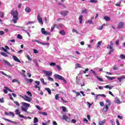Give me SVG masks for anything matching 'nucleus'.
Returning <instances> with one entry per match:
<instances>
[{
  "mask_svg": "<svg viewBox=\"0 0 125 125\" xmlns=\"http://www.w3.org/2000/svg\"><path fill=\"white\" fill-rule=\"evenodd\" d=\"M11 14L13 15V21L14 23H17V21H18V19H19V17H18V12L17 11H12L11 12Z\"/></svg>",
  "mask_w": 125,
  "mask_h": 125,
  "instance_id": "nucleus-1",
  "label": "nucleus"
},
{
  "mask_svg": "<svg viewBox=\"0 0 125 125\" xmlns=\"http://www.w3.org/2000/svg\"><path fill=\"white\" fill-rule=\"evenodd\" d=\"M54 77L55 79H56V80H60V81H63L64 83H67V81H66V80H65V79H64V78H63L62 76L57 74H55L54 75Z\"/></svg>",
  "mask_w": 125,
  "mask_h": 125,
  "instance_id": "nucleus-2",
  "label": "nucleus"
},
{
  "mask_svg": "<svg viewBox=\"0 0 125 125\" xmlns=\"http://www.w3.org/2000/svg\"><path fill=\"white\" fill-rule=\"evenodd\" d=\"M110 44L108 45V46L107 47V48L108 49H110L109 51L108 54H112V52H114V49L113 48V42L111 41L110 42Z\"/></svg>",
  "mask_w": 125,
  "mask_h": 125,
  "instance_id": "nucleus-3",
  "label": "nucleus"
},
{
  "mask_svg": "<svg viewBox=\"0 0 125 125\" xmlns=\"http://www.w3.org/2000/svg\"><path fill=\"white\" fill-rule=\"evenodd\" d=\"M32 42H37L38 43H40V44H42V45H49V43H44L41 42H40L39 40H32Z\"/></svg>",
  "mask_w": 125,
  "mask_h": 125,
  "instance_id": "nucleus-4",
  "label": "nucleus"
},
{
  "mask_svg": "<svg viewBox=\"0 0 125 125\" xmlns=\"http://www.w3.org/2000/svg\"><path fill=\"white\" fill-rule=\"evenodd\" d=\"M105 102L106 103H108V104H106L105 106V111L107 112V111H108V110L109 109L108 106H110L111 105V102L110 101V100H109V99L106 100Z\"/></svg>",
  "mask_w": 125,
  "mask_h": 125,
  "instance_id": "nucleus-5",
  "label": "nucleus"
},
{
  "mask_svg": "<svg viewBox=\"0 0 125 125\" xmlns=\"http://www.w3.org/2000/svg\"><path fill=\"white\" fill-rule=\"evenodd\" d=\"M62 120H64L65 122H67V123H70L71 122V118L67 117L66 114H64L62 116Z\"/></svg>",
  "mask_w": 125,
  "mask_h": 125,
  "instance_id": "nucleus-6",
  "label": "nucleus"
},
{
  "mask_svg": "<svg viewBox=\"0 0 125 125\" xmlns=\"http://www.w3.org/2000/svg\"><path fill=\"white\" fill-rule=\"evenodd\" d=\"M43 74H45L46 77H50V76H52V71H48L43 70Z\"/></svg>",
  "mask_w": 125,
  "mask_h": 125,
  "instance_id": "nucleus-7",
  "label": "nucleus"
},
{
  "mask_svg": "<svg viewBox=\"0 0 125 125\" xmlns=\"http://www.w3.org/2000/svg\"><path fill=\"white\" fill-rule=\"evenodd\" d=\"M20 97L24 100H25V101H28V102H31V99L30 98V97L27 96L26 95H25L24 96L21 95Z\"/></svg>",
  "mask_w": 125,
  "mask_h": 125,
  "instance_id": "nucleus-8",
  "label": "nucleus"
},
{
  "mask_svg": "<svg viewBox=\"0 0 125 125\" xmlns=\"http://www.w3.org/2000/svg\"><path fill=\"white\" fill-rule=\"evenodd\" d=\"M3 92H5L6 94H7V91H10V92H14V91L11 90V89H9L8 87L6 86L4 87Z\"/></svg>",
  "mask_w": 125,
  "mask_h": 125,
  "instance_id": "nucleus-9",
  "label": "nucleus"
},
{
  "mask_svg": "<svg viewBox=\"0 0 125 125\" xmlns=\"http://www.w3.org/2000/svg\"><path fill=\"white\" fill-rule=\"evenodd\" d=\"M16 27H17L18 28H21L22 30L24 32H25V33H26L27 34L29 38H31V35L30 34L29 32H28V31L24 29H25V27H20L19 26H17Z\"/></svg>",
  "mask_w": 125,
  "mask_h": 125,
  "instance_id": "nucleus-10",
  "label": "nucleus"
},
{
  "mask_svg": "<svg viewBox=\"0 0 125 125\" xmlns=\"http://www.w3.org/2000/svg\"><path fill=\"white\" fill-rule=\"evenodd\" d=\"M37 19L40 24H41V25H43V22L42 21V17H41L40 15L38 16Z\"/></svg>",
  "mask_w": 125,
  "mask_h": 125,
  "instance_id": "nucleus-11",
  "label": "nucleus"
},
{
  "mask_svg": "<svg viewBox=\"0 0 125 125\" xmlns=\"http://www.w3.org/2000/svg\"><path fill=\"white\" fill-rule=\"evenodd\" d=\"M21 109L22 112H24V113H27V114H29V112L27 110L28 107H25L24 106H21Z\"/></svg>",
  "mask_w": 125,
  "mask_h": 125,
  "instance_id": "nucleus-12",
  "label": "nucleus"
},
{
  "mask_svg": "<svg viewBox=\"0 0 125 125\" xmlns=\"http://www.w3.org/2000/svg\"><path fill=\"white\" fill-rule=\"evenodd\" d=\"M69 13V12L68 11H62L61 12V15H62V16H66Z\"/></svg>",
  "mask_w": 125,
  "mask_h": 125,
  "instance_id": "nucleus-13",
  "label": "nucleus"
},
{
  "mask_svg": "<svg viewBox=\"0 0 125 125\" xmlns=\"http://www.w3.org/2000/svg\"><path fill=\"white\" fill-rule=\"evenodd\" d=\"M12 58H13L14 60L16 62H18L19 63H21V61L19 60V59H18V58L15 56H13Z\"/></svg>",
  "mask_w": 125,
  "mask_h": 125,
  "instance_id": "nucleus-14",
  "label": "nucleus"
},
{
  "mask_svg": "<svg viewBox=\"0 0 125 125\" xmlns=\"http://www.w3.org/2000/svg\"><path fill=\"white\" fill-rule=\"evenodd\" d=\"M25 12H26L27 13H30V12H31V8H30V7L29 6H26L24 9Z\"/></svg>",
  "mask_w": 125,
  "mask_h": 125,
  "instance_id": "nucleus-15",
  "label": "nucleus"
},
{
  "mask_svg": "<svg viewBox=\"0 0 125 125\" xmlns=\"http://www.w3.org/2000/svg\"><path fill=\"white\" fill-rule=\"evenodd\" d=\"M124 27V23L123 22H121L118 24L117 26V29H122Z\"/></svg>",
  "mask_w": 125,
  "mask_h": 125,
  "instance_id": "nucleus-16",
  "label": "nucleus"
},
{
  "mask_svg": "<svg viewBox=\"0 0 125 125\" xmlns=\"http://www.w3.org/2000/svg\"><path fill=\"white\" fill-rule=\"evenodd\" d=\"M115 103H116V104H121V101H120V100L119 99V98H118L117 97H116L115 99V101H114Z\"/></svg>",
  "mask_w": 125,
  "mask_h": 125,
  "instance_id": "nucleus-17",
  "label": "nucleus"
},
{
  "mask_svg": "<svg viewBox=\"0 0 125 125\" xmlns=\"http://www.w3.org/2000/svg\"><path fill=\"white\" fill-rule=\"evenodd\" d=\"M21 104H22V106H23V107H25V108H27V107H30V104L28 103L22 102Z\"/></svg>",
  "mask_w": 125,
  "mask_h": 125,
  "instance_id": "nucleus-18",
  "label": "nucleus"
},
{
  "mask_svg": "<svg viewBox=\"0 0 125 125\" xmlns=\"http://www.w3.org/2000/svg\"><path fill=\"white\" fill-rule=\"evenodd\" d=\"M63 27H64V25H63L62 24H60L58 25H56V28H57V29H58L59 30H60V29L63 28Z\"/></svg>",
  "mask_w": 125,
  "mask_h": 125,
  "instance_id": "nucleus-19",
  "label": "nucleus"
},
{
  "mask_svg": "<svg viewBox=\"0 0 125 125\" xmlns=\"http://www.w3.org/2000/svg\"><path fill=\"white\" fill-rule=\"evenodd\" d=\"M124 79H125V76L123 75L119 78H117V80H118V81H119L120 83H121L122 82V81H123V80H124Z\"/></svg>",
  "mask_w": 125,
  "mask_h": 125,
  "instance_id": "nucleus-20",
  "label": "nucleus"
},
{
  "mask_svg": "<svg viewBox=\"0 0 125 125\" xmlns=\"http://www.w3.org/2000/svg\"><path fill=\"white\" fill-rule=\"evenodd\" d=\"M0 74H2V75H4V76H6V77H7L8 79H11V76L9 75H7L6 74L4 73L3 71H0Z\"/></svg>",
  "mask_w": 125,
  "mask_h": 125,
  "instance_id": "nucleus-21",
  "label": "nucleus"
},
{
  "mask_svg": "<svg viewBox=\"0 0 125 125\" xmlns=\"http://www.w3.org/2000/svg\"><path fill=\"white\" fill-rule=\"evenodd\" d=\"M105 123H106V120H103L102 121H101L99 122V125H104L105 124Z\"/></svg>",
  "mask_w": 125,
  "mask_h": 125,
  "instance_id": "nucleus-22",
  "label": "nucleus"
},
{
  "mask_svg": "<svg viewBox=\"0 0 125 125\" xmlns=\"http://www.w3.org/2000/svg\"><path fill=\"white\" fill-rule=\"evenodd\" d=\"M3 62L6 65H7L8 66H11V64L10 63L7 61H6L5 60H3Z\"/></svg>",
  "mask_w": 125,
  "mask_h": 125,
  "instance_id": "nucleus-23",
  "label": "nucleus"
},
{
  "mask_svg": "<svg viewBox=\"0 0 125 125\" xmlns=\"http://www.w3.org/2000/svg\"><path fill=\"white\" fill-rule=\"evenodd\" d=\"M4 121H7V122H9V123H12L13 124H15V125H17V123L16 122L11 121L9 119L4 118Z\"/></svg>",
  "mask_w": 125,
  "mask_h": 125,
  "instance_id": "nucleus-24",
  "label": "nucleus"
},
{
  "mask_svg": "<svg viewBox=\"0 0 125 125\" xmlns=\"http://www.w3.org/2000/svg\"><path fill=\"white\" fill-rule=\"evenodd\" d=\"M45 90L47 91V92H48V94H49V95H51V90H50V89L49 88H45Z\"/></svg>",
  "mask_w": 125,
  "mask_h": 125,
  "instance_id": "nucleus-25",
  "label": "nucleus"
},
{
  "mask_svg": "<svg viewBox=\"0 0 125 125\" xmlns=\"http://www.w3.org/2000/svg\"><path fill=\"white\" fill-rule=\"evenodd\" d=\"M83 15H81L79 17V20L80 24H82V23H83Z\"/></svg>",
  "mask_w": 125,
  "mask_h": 125,
  "instance_id": "nucleus-26",
  "label": "nucleus"
},
{
  "mask_svg": "<svg viewBox=\"0 0 125 125\" xmlns=\"http://www.w3.org/2000/svg\"><path fill=\"white\" fill-rule=\"evenodd\" d=\"M61 102L62 103H68V101H66V100H65L64 98H63V97H61Z\"/></svg>",
  "mask_w": 125,
  "mask_h": 125,
  "instance_id": "nucleus-27",
  "label": "nucleus"
},
{
  "mask_svg": "<svg viewBox=\"0 0 125 125\" xmlns=\"http://www.w3.org/2000/svg\"><path fill=\"white\" fill-rule=\"evenodd\" d=\"M40 81H41L42 83V84H43V85H46V83L44 82V79H43V78H41L40 79Z\"/></svg>",
  "mask_w": 125,
  "mask_h": 125,
  "instance_id": "nucleus-28",
  "label": "nucleus"
},
{
  "mask_svg": "<svg viewBox=\"0 0 125 125\" xmlns=\"http://www.w3.org/2000/svg\"><path fill=\"white\" fill-rule=\"evenodd\" d=\"M34 124H37V123H39V119L37 117H34L33 120Z\"/></svg>",
  "mask_w": 125,
  "mask_h": 125,
  "instance_id": "nucleus-29",
  "label": "nucleus"
},
{
  "mask_svg": "<svg viewBox=\"0 0 125 125\" xmlns=\"http://www.w3.org/2000/svg\"><path fill=\"white\" fill-rule=\"evenodd\" d=\"M15 112L16 115H18L19 116V115H20L21 112H20V111H19V109L17 108V109L15 110Z\"/></svg>",
  "mask_w": 125,
  "mask_h": 125,
  "instance_id": "nucleus-30",
  "label": "nucleus"
},
{
  "mask_svg": "<svg viewBox=\"0 0 125 125\" xmlns=\"http://www.w3.org/2000/svg\"><path fill=\"white\" fill-rule=\"evenodd\" d=\"M105 78H107V79H108V80H109V81H112V80L115 79V77H111L107 75L105 76Z\"/></svg>",
  "mask_w": 125,
  "mask_h": 125,
  "instance_id": "nucleus-31",
  "label": "nucleus"
},
{
  "mask_svg": "<svg viewBox=\"0 0 125 125\" xmlns=\"http://www.w3.org/2000/svg\"><path fill=\"white\" fill-rule=\"evenodd\" d=\"M41 32L43 35H45L46 34V31H45V29L42 28Z\"/></svg>",
  "mask_w": 125,
  "mask_h": 125,
  "instance_id": "nucleus-32",
  "label": "nucleus"
},
{
  "mask_svg": "<svg viewBox=\"0 0 125 125\" xmlns=\"http://www.w3.org/2000/svg\"><path fill=\"white\" fill-rule=\"evenodd\" d=\"M47 80L49 81V82H54V80L53 79V78L50 77V76H48L47 78Z\"/></svg>",
  "mask_w": 125,
  "mask_h": 125,
  "instance_id": "nucleus-33",
  "label": "nucleus"
},
{
  "mask_svg": "<svg viewBox=\"0 0 125 125\" xmlns=\"http://www.w3.org/2000/svg\"><path fill=\"white\" fill-rule=\"evenodd\" d=\"M76 83L77 84H81V80L78 79V77H76Z\"/></svg>",
  "mask_w": 125,
  "mask_h": 125,
  "instance_id": "nucleus-34",
  "label": "nucleus"
},
{
  "mask_svg": "<svg viewBox=\"0 0 125 125\" xmlns=\"http://www.w3.org/2000/svg\"><path fill=\"white\" fill-rule=\"evenodd\" d=\"M1 55H2V56H4V57H8V55L3 52H1Z\"/></svg>",
  "mask_w": 125,
  "mask_h": 125,
  "instance_id": "nucleus-35",
  "label": "nucleus"
},
{
  "mask_svg": "<svg viewBox=\"0 0 125 125\" xmlns=\"http://www.w3.org/2000/svg\"><path fill=\"white\" fill-rule=\"evenodd\" d=\"M104 20H105V21H110V17H107V16H105L104 18Z\"/></svg>",
  "mask_w": 125,
  "mask_h": 125,
  "instance_id": "nucleus-36",
  "label": "nucleus"
},
{
  "mask_svg": "<svg viewBox=\"0 0 125 125\" xmlns=\"http://www.w3.org/2000/svg\"><path fill=\"white\" fill-rule=\"evenodd\" d=\"M105 88H109V89H112L114 86H109V85H107L104 86Z\"/></svg>",
  "mask_w": 125,
  "mask_h": 125,
  "instance_id": "nucleus-37",
  "label": "nucleus"
},
{
  "mask_svg": "<svg viewBox=\"0 0 125 125\" xmlns=\"http://www.w3.org/2000/svg\"><path fill=\"white\" fill-rule=\"evenodd\" d=\"M60 34L61 35H62V36H64V35L66 34V33H65V31H64V30H62L60 31Z\"/></svg>",
  "mask_w": 125,
  "mask_h": 125,
  "instance_id": "nucleus-38",
  "label": "nucleus"
},
{
  "mask_svg": "<svg viewBox=\"0 0 125 125\" xmlns=\"http://www.w3.org/2000/svg\"><path fill=\"white\" fill-rule=\"evenodd\" d=\"M75 68H82V66H81V64L80 63H76L75 65Z\"/></svg>",
  "mask_w": 125,
  "mask_h": 125,
  "instance_id": "nucleus-39",
  "label": "nucleus"
},
{
  "mask_svg": "<svg viewBox=\"0 0 125 125\" xmlns=\"http://www.w3.org/2000/svg\"><path fill=\"white\" fill-rule=\"evenodd\" d=\"M120 59H125V55L121 54L120 56Z\"/></svg>",
  "mask_w": 125,
  "mask_h": 125,
  "instance_id": "nucleus-40",
  "label": "nucleus"
},
{
  "mask_svg": "<svg viewBox=\"0 0 125 125\" xmlns=\"http://www.w3.org/2000/svg\"><path fill=\"white\" fill-rule=\"evenodd\" d=\"M40 114L43 115V116H47V113L46 112H40Z\"/></svg>",
  "mask_w": 125,
  "mask_h": 125,
  "instance_id": "nucleus-41",
  "label": "nucleus"
},
{
  "mask_svg": "<svg viewBox=\"0 0 125 125\" xmlns=\"http://www.w3.org/2000/svg\"><path fill=\"white\" fill-rule=\"evenodd\" d=\"M27 81V83H33V80L32 79H28L27 78L26 79Z\"/></svg>",
  "mask_w": 125,
  "mask_h": 125,
  "instance_id": "nucleus-42",
  "label": "nucleus"
},
{
  "mask_svg": "<svg viewBox=\"0 0 125 125\" xmlns=\"http://www.w3.org/2000/svg\"><path fill=\"white\" fill-rule=\"evenodd\" d=\"M26 58H27L28 60H29V61H32V59L31 57H30V56H29L28 54H26Z\"/></svg>",
  "mask_w": 125,
  "mask_h": 125,
  "instance_id": "nucleus-43",
  "label": "nucleus"
},
{
  "mask_svg": "<svg viewBox=\"0 0 125 125\" xmlns=\"http://www.w3.org/2000/svg\"><path fill=\"white\" fill-rule=\"evenodd\" d=\"M14 103L18 107L20 106V104H19V103L18 101H14Z\"/></svg>",
  "mask_w": 125,
  "mask_h": 125,
  "instance_id": "nucleus-44",
  "label": "nucleus"
},
{
  "mask_svg": "<svg viewBox=\"0 0 125 125\" xmlns=\"http://www.w3.org/2000/svg\"><path fill=\"white\" fill-rule=\"evenodd\" d=\"M97 96H102V97H104V98H105L106 97V95L105 94H99V95H97Z\"/></svg>",
  "mask_w": 125,
  "mask_h": 125,
  "instance_id": "nucleus-45",
  "label": "nucleus"
},
{
  "mask_svg": "<svg viewBox=\"0 0 125 125\" xmlns=\"http://www.w3.org/2000/svg\"><path fill=\"white\" fill-rule=\"evenodd\" d=\"M104 26H105V24H104L102 26H99V30H103V28H104Z\"/></svg>",
  "mask_w": 125,
  "mask_h": 125,
  "instance_id": "nucleus-46",
  "label": "nucleus"
},
{
  "mask_svg": "<svg viewBox=\"0 0 125 125\" xmlns=\"http://www.w3.org/2000/svg\"><path fill=\"white\" fill-rule=\"evenodd\" d=\"M9 116H12L13 117H14V116H15V114H14V113L12 112H9Z\"/></svg>",
  "mask_w": 125,
  "mask_h": 125,
  "instance_id": "nucleus-47",
  "label": "nucleus"
},
{
  "mask_svg": "<svg viewBox=\"0 0 125 125\" xmlns=\"http://www.w3.org/2000/svg\"><path fill=\"white\" fill-rule=\"evenodd\" d=\"M90 2H91V3H96L97 0H90Z\"/></svg>",
  "mask_w": 125,
  "mask_h": 125,
  "instance_id": "nucleus-48",
  "label": "nucleus"
},
{
  "mask_svg": "<svg viewBox=\"0 0 125 125\" xmlns=\"http://www.w3.org/2000/svg\"><path fill=\"white\" fill-rule=\"evenodd\" d=\"M97 79L100 82H103V79L98 76H97Z\"/></svg>",
  "mask_w": 125,
  "mask_h": 125,
  "instance_id": "nucleus-49",
  "label": "nucleus"
},
{
  "mask_svg": "<svg viewBox=\"0 0 125 125\" xmlns=\"http://www.w3.org/2000/svg\"><path fill=\"white\" fill-rule=\"evenodd\" d=\"M88 68H86L83 71V74H86L87 72H88Z\"/></svg>",
  "mask_w": 125,
  "mask_h": 125,
  "instance_id": "nucleus-50",
  "label": "nucleus"
},
{
  "mask_svg": "<svg viewBox=\"0 0 125 125\" xmlns=\"http://www.w3.org/2000/svg\"><path fill=\"white\" fill-rule=\"evenodd\" d=\"M17 38H18V39H19L20 40H22V39H23V37L20 34L18 35Z\"/></svg>",
  "mask_w": 125,
  "mask_h": 125,
  "instance_id": "nucleus-51",
  "label": "nucleus"
},
{
  "mask_svg": "<svg viewBox=\"0 0 125 125\" xmlns=\"http://www.w3.org/2000/svg\"><path fill=\"white\" fill-rule=\"evenodd\" d=\"M82 13H83V14L87 13V10H86V9L83 10L82 11Z\"/></svg>",
  "mask_w": 125,
  "mask_h": 125,
  "instance_id": "nucleus-52",
  "label": "nucleus"
},
{
  "mask_svg": "<svg viewBox=\"0 0 125 125\" xmlns=\"http://www.w3.org/2000/svg\"><path fill=\"white\" fill-rule=\"evenodd\" d=\"M90 71L92 72V73H93V75H94V76H97V74L96 72H95V71H94V70H93V69H91Z\"/></svg>",
  "mask_w": 125,
  "mask_h": 125,
  "instance_id": "nucleus-53",
  "label": "nucleus"
},
{
  "mask_svg": "<svg viewBox=\"0 0 125 125\" xmlns=\"http://www.w3.org/2000/svg\"><path fill=\"white\" fill-rule=\"evenodd\" d=\"M101 43H102V41L99 42H98V43H97V47H99V46H100V45H101Z\"/></svg>",
  "mask_w": 125,
  "mask_h": 125,
  "instance_id": "nucleus-54",
  "label": "nucleus"
},
{
  "mask_svg": "<svg viewBox=\"0 0 125 125\" xmlns=\"http://www.w3.org/2000/svg\"><path fill=\"white\" fill-rule=\"evenodd\" d=\"M56 66L58 71H61V66H60L59 65H57Z\"/></svg>",
  "mask_w": 125,
  "mask_h": 125,
  "instance_id": "nucleus-55",
  "label": "nucleus"
},
{
  "mask_svg": "<svg viewBox=\"0 0 125 125\" xmlns=\"http://www.w3.org/2000/svg\"><path fill=\"white\" fill-rule=\"evenodd\" d=\"M85 23H89V24H92V21L91 20H88L87 21H86Z\"/></svg>",
  "mask_w": 125,
  "mask_h": 125,
  "instance_id": "nucleus-56",
  "label": "nucleus"
},
{
  "mask_svg": "<svg viewBox=\"0 0 125 125\" xmlns=\"http://www.w3.org/2000/svg\"><path fill=\"white\" fill-rule=\"evenodd\" d=\"M121 1H119L117 3H116L115 5H116V6H121Z\"/></svg>",
  "mask_w": 125,
  "mask_h": 125,
  "instance_id": "nucleus-57",
  "label": "nucleus"
},
{
  "mask_svg": "<svg viewBox=\"0 0 125 125\" xmlns=\"http://www.w3.org/2000/svg\"><path fill=\"white\" fill-rule=\"evenodd\" d=\"M56 27V24H55L53 27H51V32H53V30H54V28Z\"/></svg>",
  "mask_w": 125,
  "mask_h": 125,
  "instance_id": "nucleus-58",
  "label": "nucleus"
},
{
  "mask_svg": "<svg viewBox=\"0 0 125 125\" xmlns=\"http://www.w3.org/2000/svg\"><path fill=\"white\" fill-rule=\"evenodd\" d=\"M55 98L56 100H58V99L59 98V94L56 95Z\"/></svg>",
  "mask_w": 125,
  "mask_h": 125,
  "instance_id": "nucleus-59",
  "label": "nucleus"
},
{
  "mask_svg": "<svg viewBox=\"0 0 125 125\" xmlns=\"http://www.w3.org/2000/svg\"><path fill=\"white\" fill-rule=\"evenodd\" d=\"M4 101L3 100V98L0 99V103H4Z\"/></svg>",
  "mask_w": 125,
  "mask_h": 125,
  "instance_id": "nucleus-60",
  "label": "nucleus"
},
{
  "mask_svg": "<svg viewBox=\"0 0 125 125\" xmlns=\"http://www.w3.org/2000/svg\"><path fill=\"white\" fill-rule=\"evenodd\" d=\"M62 109L63 112H66V107L64 106H62Z\"/></svg>",
  "mask_w": 125,
  "mask_h": 125,
  "instance_id": "nucleus-61",
  "label": "nucleus"
},
{
  "mask_svg": "<svg viewBox=\"0 0 125 125\" xmlns=\"http://www.w3.org/2000/svg\"><path fill=\"white\" fill-rule=\"evenodd\" d=\"M55 65H56V63H55V62H51L50 64V66H55Z\"/></svg>",
  "mask_w": 125,
  "mask_h": 125,
  "instance_id": "nucleus-62",
  "label": "nucleus"
},
{
  "mask_svg": "<svg viewBox=\"0 0 125 125\" xmlns=\"http://www.w3.org/2000/svg\"><path fill=\"white\" fill-rule=\"evenodd\" d=\"M26 93L29 95V96H32V93L30 91H27Z\"/></svg>",
  "mask_w": 125,
  "mask_h": 125,
  "instance_id": "nucleus-63",
  "label": "nucleus"
},
{
  "mask_svg": "<svg viewBox=\"0 0 125 125\" xmlns=\"http://www.w3.org/2000/svg\"><path fill=\"white\" fill-rule=\"evenodd\" d=\"M113 69L114 70H118V67L116 65H114V67H113Z\"/></svg>",
  "mask_w": 125,
  "mask_h": 125,
  "instance_id": "nucleus-64",
  "label": "nucleus"
}]
</instances>
